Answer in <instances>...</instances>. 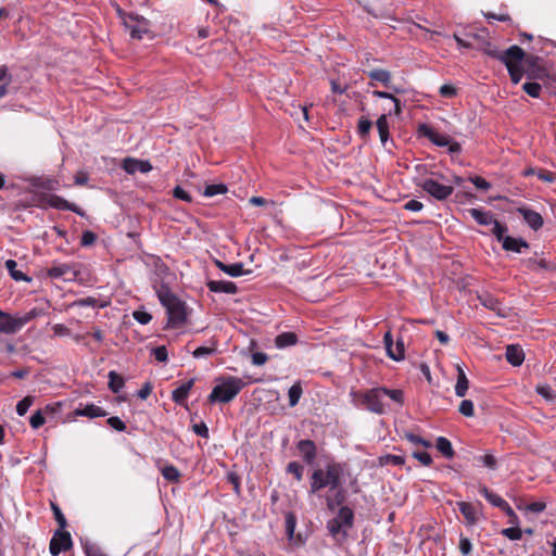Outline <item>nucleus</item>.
Instances as JSON below:
<instances>
[{"mask_svg": "<svg viewBox=\"0 0 556 556\" xmlns=\"http://www.w3.org/2000/svg\"><path fill=\"white\" fill-rule=\"evenodd\" d=\"M342 467L340 464H328L325 468L315 469L309 480V494L320 497V492L328 489L333 496H327L326 503L330 510L344 500V491L341 488Z\"/></svg>", "mask_w": 556, "mask_h": 556, "instance_id": "obj_1", "label": "nucleus"}, {"mask_svg": "<svg viewBox=\"0 0 556 556\" xmlns=\"http://www.w3.org/2000/svg\"><path fill=\"white\" fill-rule=\"evenodd\" d=\"M355 399V404L377 415H384L391 408L389 399L396 406L404 405V392L400 389H388L386 387H376L364 392H351Z\"/></svg>", "mask_w": 556, "mask_h": 556, "instance_id": "obj_2", "label": "nucleus"}, {"mask_svg": "<svg viewBox=\"0 0 556 556\" xmlns=\"http://www.w3.org/2000/svg\"><path fill=\"white\" fill-rule=\"evenodd\" d=\"M159 300L167 314V328H181L187 323L188 312L184 301L168 289L159 291Z\"/></svg>", "mask_w": 556, "mask_h": 556, "instance_id": "obj_3", "label": "nucleus"}, {"mask_svg": "<svg viewBox=\"0 0 556 556\" xmlns=\"http://www.w3.org/2000/svg\"><path fill=\"white\" fill-rule=\"evenodd\" d=\"M354 513L348 506H342L337 516L327 522V530L337 543H343L352 529Z\"/></svg>", "mask_w": 556, "mask_h": 556, "instance_id": "obj_4", "label": "nucleus"}, {"mask_svg": "<svg viewBox=\"0 0 556 556\" xmlns=\"http://www.w3.org/2000/svg\"><path fill=\"white\" fill-rule=\"evenodd\" d=\"M244 386L245 383L242 379L228 376L213 388L208 395V401L211 403H229L240 393Z\"/></svg>", "mask_w": 556, "mask_h": 556, "instance_id": "obj_5", "label": "nucleus"}, {"mask_svg": "<svg viewBox=\"0 0 556 556\" xmlns=\"http://www.w3.org/2000/svg\"><path fill=\"white\" fill-rule=\"evenodd\" d=\"M37 315L38 313L35 308L20 317H12L0 309V333H15L27 323L36 318Z\"/></svg>", "mask_w": 556, "mask_h": 556, "instance_id": "obj_6", "label": "nucleus"}, {"mask_svg": "<svg viewBox=\"0 0 556 556\" xmlns=\"http://www.w3.org/2000/svg\"><path fill=\"white\" fill-rule=\"evenodd\" d=\"M416 186L421 188L429 195L438 201H444L450 198L454 192V187L451 185H444L434 178H424L416 182Z\"/></svg>", "mask_w": 556, "mask_h": 556, "instance_id": "obj_7", "label": "nucleus"}, {"mask_svg": "<svg viewBox=\"0 0 556 556\" xmlns=\"http://www.w3.org/2000/svg\"><path fill=\"white\" fill-rule=\"evenodd\" d=\"M48 276L52 279H62L64 281H74L78 274L79 268L75 263H59L54 262L51 267L48 268Z\"/></svg>", "mask_w": 556, "mask_h": 556, "instance_id": "obj_8", "label": "nucleus"}, {"mask_svg": "<svg viewBox=\"0 0 556 556\" xmlns=\"http://www.w3.org/2000/svg\"><path fill=\"white\" fill-rule=\"evenodd\" d=\"M71 534L66 531L58 530L50 541V553L58 556L60 553L68 551L72 547Z\"/></svg>", "mask_w": 556, "mask_h": 556, "instance_id": "obj_9", "label": "nucleus"}, {"mask_svg": "<svg viewBox=\"0 0 556 556\" xmlns=\"http://www.w3.org/2000/svg\"><path fill=\"white\" fill-rule=\"evenodd\" d=\"M45 202L50 207L61 210V211H71L76 213L79 216H84V212L74 203H70L64 198L56 194H48L45 197Z\"/></svg>", "mask_w": 556, "mask_h": 556, "instance_id": "obj_10", "label": "nucleus"}, {"mask_svg": "<svg viewBox=\"0 0 556 556\" xmlns=\"http://www.w3.org/2000/svg\"><path fill=\"white\" fill-rule=\"evenodd\" d=\"M125 26L129 30V34L132 38L142 39L143 35L148 33L149 26L146 18H135L129 16L125 22Z\"/></svg>", "mask_w": 556, "mask_h": 556, "instance_id": "obj_11", "label": "nucleus"}, {"mask_svg": "<svg viewBox=\"0 0 556 556\" xmlns=\"http://www.w3.org/2000/svg\"><path fill=\"white\" fill-rule=\"evenodd\" d=\"M122 168L130 175L136 173H149L152 169V165L149 161L136 160L132 157H126L123 161Z\"/></svg>", "mask_w": 556, "mask_h": 556, "instance_id": "obj_12", "label": "nucleus"}, {"mask_svg": "<svg viewBox=\"0 0 556 556\" xmlns=\"http://www.w3.org/2000/svg\"><path fill=\"white\" fill-rule=\"evenodd\" d=\"M517 212L523 217L531 229L539 230L543 226L544 222L540 213L527 207H518Z\"/></svg>", "mask_w": 556, "mask_h": 556, "instance_id": "obj_13", "label": "nucleus"}, {"mask_svg": "<svg viewBox=\"0 0 556 556\" xmlns=\"http://www.w3.org/2000/svg\"><path fill=\"white\" fill-rule=\"evenodd\" d=\"M206 286L208 290L214 293L236 294L238 292V288L232 281L210 280Z\"/></svg>", "mask_w": 556, "mask_h": 556, "instance_id": "obj_14", "label": "nucleus"}, {"mask_svg": "<svg viewBox=\"0 0 556 556\" xmlns=\"http://www.w3.org/2000/svg\"><path fill=\"white\" fill-rule=\"evenodd\" d=\"M501 56L502 58L500 61L503 62L505 66H507V63L517 64L518 62H520L525 56V52L520 47L515 45L509 47L505 51H502Z\"/></svg>", "mask_w": 556, "mask_h": 556, "instance_id": "obj_15", "label": "nucleus"}, {"mask_svg": "<svg viewBox=\"0 0 556 556\" xmlns=\"http://www.w3.org/2000/svg\"><path fill=\"white\" fill-rule=\"evenodd\" d=\"M478 299H479L480 303L485 308L495 312L498 316H502V317L506 316V312H505V308L503 307L502 303L496 298H494L492 294H489V293L482 294V295H479Z\"/></svg>", "mask_w": 556, "mask_h": 556, "instance_id": "obj_16", "label": "nucleus"}, {"mask_svg": "<svg viewBox=\"0 0 556 556\" xmlns=\"http://www.w3.org/2000/svg\"><path fill=\"white\" fill-rule=\"evenodd\" d=\"M298 450L307 464L313 463L316 457V446L312 440H301L298 443Z\"/></svg>", "mask_w": 556, "mask_h": 556, "instance_id": "obj_17", "label": "nucleus"}, {"mask_svg": "<svg viewBox=\"0 0 556 556\" xmlns=\"http://www.w3.org/2000/svg\"><path fill=\"white\" fill-rule=\"evenodd\" d=\"M468 212L479 225L493 226L496 220L491 212L482 208H470Z\"/></svg>", "mask_w": 556, "mask_h": 556, "instance_id": "obj_18", "label": "nucleus"}, {"mask_svg": "<svg viewBox=\"0 0 556 556\" xmlns=\"http://www.w3.org/2000/svg\"><path fill=\"white\" fill-rule=\"evenodd\" d=\"M424 135L435 146L445 147L450 143V136L438 132L437 130L422 126Z\"/></svg>", "mask_w": 556, "mask_h": 556, "instance_id": "obj_19", "label": "nucleus"}, {"mask_svg": "<svg viewBox=\"0 0 556 556\" xmlns=\"http://www.w3.org/2000/svg\"><path fill=\"white\" fill-rule=\"evenodd\" d=\"M505 356L507 362L513 366H520L525 361L522 349L514 344L507 345Z\"/></svg>", "mask_w": 556, "mask_h": 556, "instance_id": "obj_20", "label": "nucleus"}, {"mask_svg": "<svg viewBox=\"0 0 556 556\" xmlns=\"http://www.w3.org/2000/svg\"><path fill=\"white\" fill-rule=\"evenodd\" d=\"M502 247L506 251L521 253V250L529 248V244L522 238H514L510 236H506L504 241L502 242Z\"/></svg>", "mask_w": 556, "mask_h": 556, "instance_id": "obj_21", "label": "nucleus"}, {"mask_svg": "<svg viewBox=\"0 0 556 556\" xmlns=\"http://www.w3.org/2000/svg\"><path fill=\"white\" fill-rule=\"evenodd\" d=\"M75 416H84L89 418L104 417L105 410L94 404H87L85 407H78L74 412Z\"/></svg>", "mask_w": 556, "mask_h": 556, "instance_id": "obj_22", "label": "nucleus"}, {"mask_svg": "<svg viewBox=\"0 0 556 556\" xmlns=\"http://www.w3.org/2000/svg\"><path fill=\"white\" fill-rule=\"evenodd\" d=\"M215 265L223 273L229 275L230 277H240L244 274L243 264L242 263H233V264H225L219 260H215Z\"/></svg>", "mask_w": 556, "mask_h": 556, "instance_id": "obj_23", "label": "nucleus"}, {"mask_svg": "<svg viewBox=\"0 0 556 556\" xmlns=\"http://www.w3.org/2000/svg\"><path fill=\"white\" fill-rule=\"evenodd\" d=\"M456 369H457V381L455 384V394L458 397H464L467 393V390L469 387V381H468L467 376L460 365H456Z\"/></svg>", "mask_w": 556, "mask_h": 556, "instance_id": "obj_24", "label": "nucleus"}, {"mask_svg": "<svg viewBox=\"0 0 556 556\" xmlns=\"http://www.w3.org/2000/svg\"><path fill=\"white\" fill-rule=\"evenodd\" d=\"M194 379H190L187 382L182 383L180 387L176 388L172 393L173 401L176 402L177 404H182L188 397V394L192 389Z\"/></svg>", "mask_w": 556, "mask_h": 556, "instance_id": "obj_25", "label": "nucleus"}, {"mask_svg": "<svg viewBox=\"0 0 556 556\" xmlns=\"http://www.w3.org/2000/svg\"><path fill=\"white\" fill-rule=\"evenodd\" d=\"M372 81L381 83L384 87L389 88L391 84V73L383 68H375L367 73Z\"/></svg>", "mask_w": 556, "mask_h": 556, "instance_id": "obj_26", "label": "nucleus"}, {"mask_svg": "<svg viewBox=\"0 0 556 556\" xmlns=\"http://www.w3.org/2000/svg\"><path fill=\"white\" fill-rule=\"evenodd\" d=\"M479 492L485 497V500L492 504L495 507L501 508L504 506V503L506 502L503 497L500 495L491 492L485 485L481 484L479 486Z\"/></svg>", "mask_w": 556, "mask_h": 556, "instance_id": "obj_27", "label": "nucleus"}, {"mask_svg": "<svg viewBox=\"0 0 556 556\" xmlns=\"http://www.w3.org/2000/svg\"><path fill=\"white\" fill-rule=\"evenodd\" d=\"M298 338L293 332H282L276 337L275 343L279 349L296 344Z\"/></svg>", "mask_w": 556, "mask_h": 556, "instance_id": "obj_28", "label": "nucleus"}, {"mask_svg": "<svg viewBox=\"0 0 556 556\" xmlns=\"http://www.w3.org/2000/svg\"><path fill=\"white\" fill-rule=\"evenodd\" d=\"M437 448L445 458L452 459L454 457L452 443L446 438L439 437L437 439Z\"/></svg>", "mask_w": 556, "mask_h": 556, "instance_id": "obj_29", "label": "nucleus"}, {"mask_svg": "<svg viewBox=\"0 0 556 556\" xmlns=\"http://www.w3.org/2000/svg\"><path fill=\"white\" fill-rule=\"evenodd\" d=\"M377 129L379 132L380 141L383 146H386L389 139V123L386 114H382L377 119Z\"/></svg>", "mask_w": 556, "mask_h": 556, "instance_id": "obj_30", "label": "nucleus"}, {"mask_svg": "<svg viewBox=\"0 0 556 556\" xmlns=\"http://www.w3.org/2000/svg\"><path fill=\"white\" fill-rule=\"evenodd\" d=\"M457 505H458L459 511L465 517V519L471 525L476 523L477 513H476L475 507L467 502H459V503H457Z\"/></svg>", "mask_w": 556, "mask_h": 556, "instance_id": "obj_31", "label": "nucleus"}, {"mask_svg": "<svg viewBox=\"0 0 556 556\" xmlns=\"http://www.w3.org/2000/svg\"><path fill=\"white\" fill-rule=\"evenodd\" d=\"M388 356L394 361H402L405 357L404 342L399 339L392 346H388Z\"/></svg>", "mask_w": 556, "mask_h": 556, "instance_id": "obj_32", "label": "nucleus"}, {"mask_svg": "<svg viewBox=\"0 0 556 556\" xmlns=\"http://www.w3.org/2000/svg\"><path fill=\"white\" fill-rule=\"evenodd\" d=\"M109 388L113 393H118L125 386V381L121 375L116 371L111 370L108 375Z\"/></svg>", "mask_w": 556, "mask_h": 556, "instance_id": "obj_33", "label": "nucleus"}, {"mask_svg": "<svg viewBox=\"0 0 556 556\" xmlns=\"http://www.w3.org/2000/svg\"><path fill=\"white\" fill-rule=\"evenodd\" d=\"M16 266L17 264L14 260H8L5 262V268L15 281H29L30 278L27 277L23 271L17 270Z\"/></svg>", "mask_w": 556, "mask_h": 556, "instance_id": "obj_34", "label": "nucleus"}, {"mask_svg": "<svg viewBox=\"0 0 556 556\" xmlns=\"http://www.w3.org/2000/svg\"><path fill=\"white\" fill-rule=\"evenodd\" d=\"M302 393H303V389H302L301 382H295L293 386H291V388L288 391L289 405L291 407H294L299 403V401L302 396Z\"/></svg>", "mask_w": 556, "mask_h": 556, "instance_id": "obj_35", "label": "nucleus"}, {"mask_svg": "<svg viewBox=\"0 0 556 556\" xmlns=\"http://www.w3.org/2000/svg\"><path fill=\"white\" fill-rule=\"evenodd\" d=\"M12 80L7 66L0 67V98L4 97L8 92V86Z\"/></svg>", "mask_w": 556, "mask_h": 556, "instance_id": "obj_36", "label": "nucleus"}, {"mask_svg": "<svg viewBox=\"0 0 556 556\" xmlns=\"http://www.w3.org/2000/svg\"><path fill=\"white\" fill-rule=\"evenodd\" d=\"M227 191L228 188L224 184L207 185L203 191V195L212 198L218 194H225Z\"/></svg>", "mask_w": 556, "mask_h": 556, "instance_id": "obj_37", "label": "nucleus"}, {"mask_svg": "<svg viewBox=\"0 0 556 556\" xmlns=\"http://www.w3.org/2000/svg\"><path fill=\"white\" fill-rule=\"evenodd\" d=\"M83 548L86 556H108L101 546L92 542H86Z\"/></svg>", "mask_w": 556, "mask_h": 556, "instance_id": "obj_38", "label": "nucleus"}, {"mask_svg": "<svg viewBox=\"0 0 556 556\" xmlns=\"http://www.w3.org/2000/svg\"><path fill=\"white\" fill-rule=\"evenodd\" d=\"M162 475H163L164 479H166L167 481H170V482H178L179 478H180L179 470L173 465L165 466L162 469Z\"/></svg>", "mask_w": 556, "mask_h": 556, "instance_id": "obj_39", "label": "nucleus"}, {"mask_svg": "<svg viewBox=\"0 0 556 556\" xmlns=\"http://www.w3.org/2000/svg\"><path fill=\"white\" fill-rule=\"evenodd\" d=\"M35 396L27 395L16 404V413L18 416H24L29 407L34 404Z\"/></svg>", "mask_w": 556, "mask_h": 556, "instance_id": "obj_40", "label": "nucleus"}, {"mask_svg": "<svg viewBox=\"0 0 556 556\" xmlns=\"http://www.w3.org/2000/svg\"><path fill=\"white\" fill-rule=\"evenodd\" d=\"M372 127L371 121L367 117L362 116L357 123V132L362 138H366Z\"/></svg>", "mask_w": 556, "mask_h": 556, "instance_id": "obj_41", "label": "nucleus"}, {"mask_svg": "<svg viewBox=\"0 0 556 556\" xmlns=\"http://www.w3.org/2000/svg\"><path fill=\"white\" fill-rule=\"evenodd\" d=\"M522 89L527 94H529L532 98H540L542 91V87L540 84L531 81L525 83L522 85Z\"/></svg>", "mask_w": 556, "mask_h": 556, "instance_id": "obj_42", "label": "nucleus"}, {"mask_svg": "<svg viewBox=\"0 0 556 556\" xmlns=\"http://www.w3.org/2000/svg\"><path fill=\"white\" fill-rule=\"evenodd\" d=\"M506 67H507V71H508V74L510 76L513 84L517 85L521 80L522 75H523L521 67L518 64H508V63H507Z\"/></svg>", "mask_w": 556, "mask_h": 556, "instance_id": "obj_43", "label": "nucleus"}, {"mask_svg": "<svg viewBox=\"0 0 556 556\" xmlns=\"http://www.w3.org/2000/svg\"><path fill=\"white\" fill-rule=\"evenodd\" d=\"M522 532H523V531H522L520 528H518V527L505 528V529H503V530L501 531V533H502L505 538H507V539H509V540H511V541H518V540H520V539H521V536H522Z\"/></svg>", "mask_w": 556, "mask_h": 556, "instance_id": "obj_44", "label": "nucleus"}, {"mask_svg": "<svg viewBox=\"0 0 556 556\" xmlns=\"http://www.w3.org/2000/svg\"><path fill=\"white\" fill-rule=\"evenodd\" d=\"M303 466L301 464H299L298 462H291L288 464L287 466V471L291 475L294 476V478L298 480V481H301L302 480V477H303Z\"/></svg>", "mask_w": 556, "mask_h": 556, "instance_id": "obj_45", "label": "nucleus"}, {"mask_svg": "<svg viewBox=\"0 0 556 556\" xmlns=\"http://www.w3.org/2000/svg\"><path fill=\"white\" fill-rule=\"evenodd\" d=\"M507 231V227L501 224L498 220H495L492 226V233L496 237L497 241L503 242L505 239V233Z\"/></svg>", "mask_w": 556, "mask_h": 556, "instance_id": "obj_46", "label": "nucleus"}, {"mask_svg": "<svg viewBox=\"0 0 556 556\" xmlns=\"http://www.w3.org/2000/svg\"><path fill=\"white\" fill-rule=\"evenodd\" d=\"M132 317L136 321L141 325H147L151 321L152 315L143 309H137L132 312Z\"/></svg>", "mask_w": 556, "mask_h": 556, "instance_id": "obj_47", "label": "nucleus"}, {"mask_svg": "<svg viewBox=\"0 0 556 556\" xmlns=\"http://www.w3.org/2000/svg\"><path fill=\"white\" fill-rule=\"evenodd\" d=\"M458 410L462 415L466 416V417H471L473 416V413H475V408H473V403L472 401L470 400H463L459 404V407H458Z\"/></svg>", "mask_w": 556, "mask_h": 556, "instance_id": "obj_48", "label": "nucleus"}, {"mask_svg": "<svg viewBox=\"0 0 556 556\" xmlns=\"http://www.w3.org/2000/svg\"><path fill=\"white\" fill-rule=\"evenodd\" d=\"M467 38L468 39H465V38L459 37L458 35H454V39L457 42L458 47H460V48H471L472 41L470 39L476 40L479 38V36L476 34H468Z\"/></svg>", "mask_w": 556, "mask_h": 556, "instance_id": "obj_49", "label": "nucleus"}, {"mask_svg": "<svg viewBox=\"0 0 556 556\" xmlns=\"http://www.w3.org/2000/svg\"><path fill=\"white\" fill-rule=\"evenodd\" d=\"M481 50L483 51V53H485L486 55L495 59V60H501V52L502 51H498L494 46H492L489 41L484 42L483 43V47L481 48Z\"/></svg>", "mask_w": 556, "mask_h": 556, "instance_id": "obj_50", "label": "nucleus"}, {"mask_svg": "<svg viewBox=\"0 0 556 556\" xmlns=\"http://www.w3.org/2000/svg\"><path fill=\"white\" fill-rule=\"evenodd\" d=\"M45 422L46 419L41 410L34 413L29 419V424L33 429H39Z\"/></svg>", "mask_w": 556, "mask_h": 556, "instance_id": "obj_51", "label": "nucleus"}, {"mask_svg": "<svg viewBox=\"0 0 556 556\" xmlns=\"http://www.w3.org/2000/svg\"><path fill=\"white\" fill-rule=\"evenodd\" d=\"M216 352V348H208V346H200L195 349L192 353L193 357L195 358H202L210 355H213Z\"/></svg>", "mask_w": 556, "mask_h": 556, "instance_id": "obj_52", "label": "nucleus"}, {"mask_svg": "<svg viewBox=\"0 0 556 556\" xmlns=\"http://www.w3.org/2000/svg\"><path fill=\"white\" fill-rule=\"evenodd\" d=\"M97 240V236L91 230H85L81 235L80 244L83 247H90Z\"/></svg>", "mask_w": 556, "mask_h": 556, "instance_id": "obj_53", "label": "nucleus"}, {"mask_svg": "<svg viewBox=\"0 0 556 556\" xmlns=\"http://www.w3.org/2000/svg\"><path fill=\"white\" fill-rule=\"evenodd\" d=\"M153 356L160 363H164L168 358L167 349L164 345L157 346L152 351Z\"/></svg>", "mask_w": 556, "mask_h": 556, "instance_id": "obj_54", "label": "nucleus"}, {"mask_svg": "<svg viewBox=\"0 0 556 556\" xmlns=\"http://www.w3.org/2000/svg\"><path fill=\"white\" fill-rule=\"evenodd\" d=\"M469 180L477 189L486 191L491 188V184L480 176L470 177Z\"/></svg>", "mask_w": 556, "mask_h": 556, "instance_id": "obj_55", "label": "nucleus"}, {"mask_svg": "<svg viewBox=\"0 0 556 556\" xmlns=\"http://www.w3.org/2000/svg\"><path fill=\"white\" fill-rule=\"evenodd\" d=\"M106 422L111 428H113L117 431L122 432V431L126 430V425L119 417H116V416L110 417L106 420Z\"/></svg>", "mask_w": 556, "mask_h": 556, "instance_id": "obj_56", "label": "nucleus"}, {"mask_svg": "<svg viewBox=\"0 0 556 556\" xmlns=\"http://www.w3.org/2000/svg\"><path fill=\"white\" fill-rule=\"evenodd\" d=\"M173 195L176 199L190 203L192 201V197L181 187L177 186L173 190Z\"/></svg>", "mask_w": 556, "mask_h": 556, "instance_id": "obj_57", "label": "nucleus"}, {"mask_svg": "<svg viewBox=\"0 0 556 556\" xmlns=\"http://www.w3.org/2000/svg\"><path fill=\"white\" fill-rule=\"evenodd\" d=\"M52 510L55 517L56 522L59 523L61 529H64L66 527V519L60 509V507L55 504H52Z\"/></svg>", "mask_w": 556, "mask_h": 556, "instance_id": "obj_58", "label": "nucleus"}, {"mask_svg": "<svg viewBox=\"0 0 556 556\" xmlns=\"http://www.w3.org/2000/svg\"><path fill=\"white\" fill-rule=\"evenodd\" d=\"M479 459L482 462V464L485 467H488L490 469L496 468L497 462H496V458L492 454H485L483 456H480Z\"/></svg>", "mask_w": 556, "mask_h": 556, "instance_id": "obj_59", "label": "nucleus"}, {"mask_svg": "<svg viewBox=\"0 0 556 556\" xmlns=\"http://www.w3.org/2000/svg\"><path fill=\"white\" fill-rule=\"evenodd\" d=\"M413 456L418 459L424 466H429L432 463L431 455L427 452H414Z\"/></svg>", "mask_w": 556, "mask_h": 556, "instance_id": "obj_60", "label": "nucleus"}, {"mask_svg": "<svg viewBox=\"0 0 556 556\" xmlns=\"http://www.w3.org/2000/svg\"><path fill=\"white\" fill-rule=\"evenodd\" d=\"M439 92L444 98H453L457 93L456 88L447 84L441 86Z\"/></svg>", "mask_w": 556, "mask_h": 556, "instance_id": "obj_61", "label": "nucleus"}, {"mask_svg": "<svg viewBox=\"0 0 556 556\" xmlns=\"http://www.w3.org/2000/svg\"><path fill=\"white\" fill-rule=\"evenodd\" d=\"M404 208L412 212H419L424 208V204L418 200H409L404 204Z\"/></svg>", "mask_w": 556, "mask_h": 556, "instance_id": "obj_62", "label": "nucleus"}, {"mask_svg": "<svg viewBox=\"0 0 556 556\" xmlns=\"http://www.w3.org/2000/svg\"><path fill=\"white\" fill-rule=\"evenodd\" d=\"M192 430L202 438H208V428L204 422L193 425Z\"/></svg>", "mask_w": 556, "mask_h": 556, "instance_id": "obj_63", "label": "nucleus"}, {"mask_svg": "<svg viewBox=\"0 0 556 556\" xmlns=\"http://www.w3.org/2000/svg\"><path fill=\"white\" fill-rule=\"evenodd\" d=\"M268 359V356L263 352H255L252 354V364L255 366L264 365Z\"/></svg>", "mask_w": 556, "mask_h": 556, "instance_id": "obj_64", "label": "nucleus"}]
</instances>
